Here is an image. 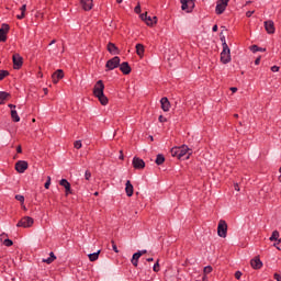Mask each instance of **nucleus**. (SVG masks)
Returning <instances> with one entry per match:
<instances>
[{
	"mask_svg": "<svg viewBox=\"0 0 281 281\" xmlns=\"http://www.w3.org/2000/svg\"><path fill=\"white\" fill-rule=\"evenodd\" d=\"M93 95L94 98H98L102 106H106V104H109V98L104 95V82H102V80L97 81V83L94 85Z\"/></svg>",
	"mask_w": 281,
	"mask_h": 281,
	"instance_id": "f257e3e1",
	"label": "nucleus"
},
{
	"mask_svg": "<svg viewBox=\"0 0 281 281\" xmlns=\"http://www.w3.org/2000/svg\"><path fill=\"white\" fill-rule=\"evenodd\" d=\"M190 155H192V153H190V147H188V145L171 148V156L177 157V159H183V157H186V159H190Z\"/></svg>",
	"mask_w": 281,
	"mask_h": 281,
	"instance_id": "f03ea898",
	"label": "nucleus"
},
{
	"mask_svg": "<svg viewBox=\"0 0 281 281\" xmlns=\"http://www.w3.org/2000/svg\"><path fill=\"white\" fill-rule=\"evenodd\" d=\"M221 63H223V65L232 63V50L229 49L228 45L224 44V48L221 53Z\"/></svg>",
	"mask_w": 281,
	"mask_h": 281,
	"instance_id": "7ed1b4c3",
	"label": "nucleus"
},
{
	"mask_svg": "<svg viewBox=\"0 0 281 281\" xmlns=\"http://www.w3.org/2000/svg\"><path fill=\"white\" fill-rule=\"evenodd\" d=\"M32 225H34V218L24 216L18 222L16 227H23L24 229H27L32 227Z\"/></svg>",
	"mask_w": 281,
	"mask_h": 281,
	"instance_id": "20e7f679",
	"label": "nucleus"
},
{
	"mask_svg": "<svg viewBox=\"0 0 281 281\" xmlns=\"http://www.w3.org/2000/svg\"><path fill=\"white\" fill-rule=\"evenodd\" d=\"M217 235L220 238H227V222L221 220L217 225Z\"/></svg>",
	"mask_w": 281,
	"mask_h": 281,
	"instance_id": "39448f33",
	"label": "nucleus"
},
{
	"mask_svg": "<svg viewBox=\"0 0 281 281\" xmlns=\"http://www.w3.org/2000/svg\"><path fill=\"white\" fill-rule=\"evenodd\" d=\"M120 67V57L115 56L106 61L105 69L106 71H113V69H117Z\"/></svg>",
	"mask_w": 281,
	"mask_h": 281,
	"instance_id": "423d86ee",
	"label": "nucleus"
},
{
	"mask_svg": "<svg viewBox=\"0 0 281 281\" xmlns=\"http://www.w3.org/2000/svg\"><path fill=\"white\" fill-rule=\"evenodd\" d=\"M139 16L149 27H153L157 23V16L151 18L148 13H142Z\"/></svg>",
	"mask_w": 281,
	"mask_h": 281,
	"instance_id": "0eeeda50",
	"label": "nucleus"
},
{
	"mask_svg": "<svg viewBox=\"0 0 281 281\" xmlns=\"http://www.w3.org/2000/svg\"><path fill=\"white\" fill-rule=\"evenodd\" d=\"M10 32V25L3 23L0 29V42L5 43L8 41V33Z\"/></svg>",
	"mask_w": 281,
	"mask_h": 281,
	"instance_id": "6e6552de",
	"label": "nucleus"
},
{
	"mask_svg": "<svg viewBox=\"0 0 281 281\" xmlns=\"http://www.w3.org/2000/svg\"><path fill=\"white\" fill-rule=\"evenodd\" d=\"M180 3H181V10H183V12L190 13L194 10V5H195L194 2H191L188 0L186 1L180 0Z\"/></svg>",
	"mask_w": 281,
	"mask_h": 281,
	"instance_id": "1a4fd4ad",
	"label": "nucleus"
},
{
	"mask_svg": "<svg viewBox=\"0 0 281 281\" xmlns=\"http://www.w3.org/2000/svg\"><path fill=\"white\" fill-rule=\"evenodd\" d=\"M29 167L30 165L25 160H19L15 164V170L16 172H19V175H23V172H25V170H27Z\"/></svg>",
	"mask_w": 281,
	"mask_h": 281,
	"instance_id": "9d476101",
	"label": "nucleus"
},
{
	"mask_svg": "<svg viewBox=\"0 0 281 281\" xmlns=\"http://www.w3.org/2000/svg\"><path fill=\"white\" fill-rule=\"evenodd\" d=\"M227 3H229V0H220L215 8L216 14H223L227 9Z\"/></svg>",
	"mask_w": 281,
	"mask_h": 281,
	"instance_id": "9b49d317",
	"label": "nucleus"
},
{
	"mask_svg": "<svg viewBox=\"0 0 281 281\" xmlns=\"http://www.w3.org/2000/svg\"><path fill=\"white\" fill-rule=\"evenodd\" d=\"M132 164L135 170H144L146 168V162L139 157H134Z\"/></svg>",
	"mask_w": 281,
	"mask_h": 281,
	"instance_id": "f8f14e48",
	"label": "nucleus"
},
{
	"mask_svg": "<svg viewBox=\"0 0 281 281\" xmlns=\"http://www.w3.org/2000/svg\"><path fill=\"white\" fill-rule=\"evenodd\" d=\"M12 60H13V69H20L21 67H23V57H21V55L14 54L12 56Z\"/></svg>",
	"mask_w": 281,
	"mask_h": 281,
	"instance_id": "ddd939ff",
	"label": "nucleus"
},
{
	"mask_svg": "<svg viewBox=\"0 0 281 281\" xmlns=\"http://www.w3.org/2000/svg\"><path fill=\"white\" fill-rule=\"evenodd\" d=\"M263 25L267 34H276V24L272 20L265 21Z\"/></svg>",
	"mask_w": 281,
	"mask_h": 281,
	"instance_id": "4468645a",
	"label": "nucleus"
},
{
	"mask_svg": "<svg viewBox=\"0 0 281 281\" xmlns=\"http://www.w3.org/2000/svg\"><path fill=\"white\" fill-rule=\"evenodd\" d=\"M64 78H65V72L63 71V69H58L52 76V80L54 85H58L59 80H63Z\"/></svg>",
	"mask_w": 281,
	"mask_h": 281,
	"instance_id": "2eb2a0df",
	"label": "nucleus"
},
{
	"mask_svg": "<svg viewBox=\"0 0 281 281\" xmlns=\"http://www.w3.org/2000/svg\"><path fill=\"white\" fill-rule=\"evenodd\" d=\"M80 5L85 12H91L93 10V0H81Z\"/></svg>",
	"mask_w": 281,
	"mask_h": 281,
	"instance_id": "dca6fc26",
	"label": "nucleus"
},
{
	"mask_svg": "<svg viewBox=\"0 0 281 281\" xmlns=\"http://www.w3.org/2000/svg\"><path fill=\"white\" fill-rule=\"evenodd\" d=\"M59 186H63V188H65L66 196H69V194H71V183H69L67 179H61L59 181Z\"/></svg>",
	"mask_w": 281,
	"mask_h": 281,
	"instance_id": "f3484780",
	"label": "nucleus"
},
{
	"mask_svg": "<svg viewBox=\"0 0 281 281\" xmlns=\"http://www.w3.org/2000/svg\"><path fill=\"white\" fill-rule=\"evenodd\" d=\"M250 266L255 270L262 269V260H260V257H255L250 260Z\"/></svg>",
	"mask_w": 281,
	"mask_h": 281,
	"instance_id": "a211bd4d",
	"label": "nucleus"
},
{
	"mask_svg": "<svg viewBox=\"0 0 281 281\" xmlns=\"http://www.w3.org/2000/svg\"><path fill=\"white\" fill-rule=\"evenodd\" d=\"M160 104H161V109L162 111H165V113H168V111H170V101L168 100V98H161L160 99Z\"/></svg>",
	"mask_w": 281,
	"mask_h": 281,
	"instance_id": "6ab92c4d",
	"label": "nucleus"
},
{
	"mask_svg": "<svg viewBox=\"0 0 281 281\" xmlns=\"http://www.w3.org/2000/svg\"><path fill=\"white\" fill-rule=\"evenodd\" d=\"M119 67L122 74H124V76H128V74H131V66L127 61L120 64Z\"/></svg>",
	"mask_w": 281,
	"mask_h": 281,
	"instance_id": "aec40b11",
	"label": "nucleus"
},
{
	"mask_svg": "<svg viewBox=\"0 0 281 281\" xmlns=\"http://www.w3.org/2000/svg\"><path fill=\"white\" fill-rule=\"evenodd\" d=\"M108 52L112 54V56L120 54V49L117 48V46H115V44L111 42L108 44Z\"/></svg>",
	"mask_w": 281,
	"mask_h": 281,
	"instance_id": "412c9836",
	"label": "nucleus"
},
{
	"mask_svg": "<svg viewBox=\"0 0 281 281\" xmlns=\"http://www.w3.org/2000/svg\"><path fill=\"white\" fill-rule=\"evenodd\" d=\"M125 192L127 196H133L134 188L133 183H131V180H127L125 183Z\"/></svg>",
	"mask_w": 281,
	"mask_h": 281,
	"instance_id": "4be33fe9",
	"label": "nucleus"
},
{
	"mask_svg": "<svg viewBox=\"0 0 281 281\" xmlns=\"http://www.w3.org/2000/svg\"><path fill=\"white\" fill-rule=\"evenodd\" d=\"M135 47H136L137 56H139V58H144V52H145L144 44H136Z\"/></svg>",
	"mask_w": 281,
	"mask_h": 281,
	"instance_id": "5701e85b",
	"label": "nucleus"
},
{
	"mask_svg": "<svg viewBox=\"0 0 281 281\" xmlns=\"http://www.w3.org/2000/svg\"><path fill=\"white\" fill-rule=\"evenodd\" d=\"M21 14L16 15V19H19V21H22V19H25V12L27 11V4H23L20 8Z\"/></svg>",
	"mask_w": 281,
	"mask_h": 281,
	"instance_id": "b1692460",
	"label": "nucleus"
},
{
	"mask_svg": "<svg viewBox=\"0 0 281 281\" xmlns=\"http://www.w3.org/2000/svg\"><path fill=\"white\" fill-rule=\"evenodd\" d=\"M56 260V255L54 252H49V257L46 259H43L42 262H46V265H52Z\"/></svg>",
	"mask_w": 281,
	"mask_h": 281,
	"instance_id": "393cba45",
	"label": "nucleus"
},
{
	"mask_svg": "<svg viewBox=\"0 0 281 281\" xmlns=\"http://www.w3.org/2000/svg\"><path fill=\"white\" fill-rule=\"evenodd\" d=\"M269 240H271V243H273V240H280V232L278 231H273L272 235L270 236Z\"/></svg>",
	"mask_w": 281,
	"mask_h": 281,
	"instance_id": "a878e982",
	"label": "nucleus"
},
{
	"mask_svg": "<svg viewBox=\"0 0 281 281\" xmlns=\"http://www.w3.org/2000/svg\"><path fill=\"white\" fill-rule=\"evenodd\" d=\"M8 98H10V93L0 91V104H3L4 100H8Z\"/></svg>",
	"mask_w": 281,
	"mask_h": 281,
	"instance_id": "bb28decb",
	"label": "nucleus"
},
{
	"mask_svg": "<svg viewBox=\"0 0 281 281\" xmlns=\"http://www.w3.org/2000/svg\"><path fill=\"white\" fill-rule=\"evenodd\" d=\"M11 117L13 122H21V117L19 116V113L16 112V110H11Z\"/></svg>",
	"mask_w": 281,
	"mask_h": 281,
	"instance_id": "cd10ccee",
	"label": "nucleus"
},
{
	"mask_svg": "<svg viewBox=\"0 0 281 281\" xmlns=\"http://www.w3.org/2000/svg\"><path fill=\"white\" fill-rule=\"evenodd\" d=\"M250 52H252V54H256V52H267V48L259 47L258 45H252L250 46Z\"/></svg>",
	"mask_w": 281,
	"mask_h": 281,
	"instance_id": "c85d7f7f",
	"label": "nucleus"
},
{
	"mask_svg": "<svg viewBox=\"0 0 281 281\" xmlns=\"http://www.w3.org/2000/svg\"><path fill=\"white\" fill-rule=\"evenodd\" d=\"M99 256H100V250H98L97 252L90 254L89 255L90 262H95V260H98Z\"/></svg>",
	"mask_w": 281,
	"mask_h": 281,
	"instance_id": "c756f323",
	"label": "nucleus"
},
{
	"mask_svg": "<svg viewBox=\"0 0 281 281\" xmlns=\"http://www.w3.org/2000/svg\"><path fill=\"white\" fill-rule=\"evenodd\" d=\"M164 161H166V157H164V155H161V154H158L156 157L157 166H161V164H164Z\"/></svg>",
	"mask_w": 281,
	"mask_h": 281,
	"instance_id": "7c9ffc66",
	"label": "nucleus"
},
{
	"mask_svg": "<svg viewBox=\"0 0 281 281\" xmlns=\"http://www.w3.org/2000/svg\"><path fill=\"white\" fill-rule=\"evenodd\" d=\"M10 76V72L8 70H0V80H3V78Z\"/></svg>",
	"mask_w": 281,
	"mask_h": 281,
	"instance_id": "2f4dec72",
	"label": "nucleus"
},
{
	"mask_svg": "<svg viewBox=\"0 0 281 281\" xmlns=\"http://www.w3.org/2000/svg\"><path fill=\"white\" fill-rule=\"evenodd\" d=\"M15 200L20 201V203L23 205L25 203V196L21 195V194H16L15 195Z\"/></svg>",
	"mask_w": 281,
	"mask_h": 281,
	"instance_id": "473e14b6",
	"label": "nucleus"
},
{
	"mask_svg": "<svg viewBox=\"0 0 281 281\" xmlns=\"http://www.w3.org/2000/svg\"><path fill=\"white\" fill-rule=\"evenodd\" d=\"M74 147L77 149V150H80V148H82V140H76L74 143Z\"/></svg>",
	"mask_w": 281,
	"mask_h": 281,
	"instance_id": "72a5a7b5",
	"label": "nucleus"
},
{
	"mask_svg": "<svg viewBox=\"0 0 281 281\" xmlns=\"http://www.w3.org/2000/svg\"><path fill=\"white\" fill-rule=\"evenodd\" d=\"M49 186H52V177H47V181L45 182V184H44V188L46 189V190H49Z\"/></svg>",
	"mask_w": 281,
	"mask_h": 281,
	"instance_id": "f704fd0d",
	"label": "nucleus"
},
{
	"mask_svg": "<svg viewBox=\"0 0 281 281\" xmlns=\"http://www.w3.org/2000/svg\"><path fill=\"white\" fill-rule=\"evenodd\" d=\"M3 245L5 247H12V245H14V243L11 239L7 238V239L3 240Z\"/></svg>",
	"mask_w": 281,
	"mask_h": 281,
	"instance_id": "c9c22d12",
	"label": "nucleus"
},
{
	"mask_svg": "<svg viewBox=\"0 0 281 281\" xmlns=\"http://www.w3.org/2000/svg\"><path fill=\"white\" fill-rule=\"evenodd\" d=\"M220 38L222 41V47L225 48V45H227V41L225 40V35H223V32L221 33Z\"/></svg>",
	"mask_w": 281,
	"mask_h": 281,
	"instance_id": "e433bc0d",
	"label": "nucleus"
},
{
	"mask_svg": "<svg viewBox=\"0 0 281 281\" xmlns=\"http://www.w3.org/2000/svg\"><path fill=\"white\" fill-rule=\"evenodd\" d=\"M85 179H86V181H89V180L91 179V171L86 170V172H85Z\"/></svg>",
	"mask_w": 281,
	"mask_h": 281,
	"instance_id": "4c0bfd02",
	"label": "nucleus"
},
{
	"mask_svg": "<svg viewBox=\"0 0 281 281\" xmlns=\"http://www.w3.org/2000/svg\"><path fill=\"white\" fill-rule=\"evenodd\" d=\"M134 12H135L136 14H140V13H142V5L137 4V5L135 7V9H134Z\"/></svg>",
	"mask_w": 281,
	"mask_h": 281,
	"instance_id": "58836bf2",
	"label": "nucleus"
},
{
	"mask_svg": "<svg viewBox=\"0 0 281 281\" xmlns=\"http://www.w3.org/2000/svg\"><path fill=\"white\" fill-rule=\"evenodd\" d=\"M204 273H205V274L212 273V267H211V266L204 267Z\"/></svg>",
	"mask_w": 281,
	"mask_h": 281,
	"instance_id": "ea45409f",
	"label": "nucleus"
},
{
	"mask_svg": "<svg viewBox=\"0 0 281 281\" xmlns=\"http://www.w3.org/2000/svg\"><path fill=\"white\" fill-rule=\"evenodd\" d=\"M139 258H142V254H139V252H135L132 257V259H134V260H139Z\"/></svg>",
	"mask_w": 281,
	"mask_h": 281,
	"instance_id": "a19ab883",
	"label": "nucleus"
},
{
	"mask_svg": "<svg viewBox=\"0 0 281 281\" xmlns=\"http://www.w3.org/2000/svg\"><path fill=\"white\" fill-rule=\"evenodd\" d=\"M280 244H281L280 239H277L276 243L273 244V247H276V249H278L279 251L281 249Z\"/></svg>",
	"mask_w": 281,
	"mask_h": 281,
	"instance_id": "79ce46f5",
	"label": "nucleus"
},
{
	"mask_svg": "<svg viewBox=\"0 0 281 281\" xmlns=\"http://www.w3.org/2000/svg\"><path fill=\"white\" fill-rule=\"evenodd\" d=\"M273 278H274V280H277V281H281V272H276L274 274H273Z\"/></svg>",
	"mask_w": 281,
	"mask_h": 281,
	"instance_id": "37998d69",
	"label": "nucleus"
},
{
	"mask_svg": "<svg viewBox=\"0 0 281 281\" xmlns=\"http://www.w3.org/2000/svg\"><path fill=\"white\" fill-rule=\"evenodd\" d=\"M235 278H236V280H240V278H243V272L236 271L235 272Z\"/></svg>",
	"mask_w": 281,
	"mask_h": 281,
	"instance_id": "c03bdc74",
	"label": "nucleus"
},
{
	"mask_svg": "<svg viewBox=\"0 0 281 281\" xmlns=\"http://www.w3.org/2000/svg\"><path fill=\"white\" fill-rule=\"evenodd\" d=\"M154 271L157 273V271H159V261H157L154 267H153Z\"/></svg>",
	"mask_w": 281,
	"mask_h": 281,
	"instance_id": "a18cd8bd",
	"label": "nucleus"
},
{
	"mask_svg": "<svg viewBox=\"0 0 281 281\" xmlns=\"http://www.w3.org/2000/svg\"><path fill=\"white\" fill-rule=\"evenodd\" d=\"M271 71H273V74H277V71H280V67H278V66H272V67H271Z\"/></svg>",
	"mask_w": 281,
	"mask_h": 281,
	"instance_id": "49530a36",
	"label": "nucleus"
},
{
	"mask_svg": "<svg viewBox=\"0 0 281 281\" xmlns=\"http://www.w3.org/2000/svg\"><path fill=\"white\" fill-rule=\"evenodd\" d=\"M159 122L164 123V122H168V119H166L164 115H160L158 117Z\"/></svg>",
	"mask_w": 281,
	"mask_h": 281,
	"instance_id": "de8ad7c7",
	"label": "nucleus"
},
{
	"mask_svg": "<svg viewBox=\"0 0 281 281\" xmlns=\"http://www.w3.org/2000/svg\"><path fill=\"white\" fill-rule=\"evenodd\" d=\"M112 249L115 254H120V250L117 249V245L113 244Z\"/></svg>",
	"mask_w": 281,
	"mask_h": 281,
	"instance_id": "09e8293b",
	"label": "nucleus"
},
{
	"mask_svg": "<svg viewBox=\"0 0 281 281\" xmlns=\"http://www.w3.org/2000/svg\"><path fill=\"white\" fill-rule=\"evenodd\" d=\"M255 12L256 11H248V12H246V16L249 19L254 15Z\"/></svg>",
	"mask_w": 281,
	"mask_h": 281,
	"instance_id": "8fccbe9b",
	"label": "nucleus"
},
{
	"mask_svg": "<svg viewBox=\"0 0 281 281\" xmlns=\"http://www.w3.org/2000/svg\"><path fill=\"white\" fill-rule=\"evenodd\" d=\"M138 262H139V260L132 258V265H134V267H137Z\"/></svg>",
	"mask_w": 281,
	"mask_h": 281,
	"instance_id": "3c124183",
	"label": "nucleus"
},
{
	"mask_svg": "<svg viewBox=\"0 0 281 281\" xmlns=\"http://www.w3.org/2000/svg\"><path fill=\"white\" fill-rule=\"evenodd\" d=\"M234 188H235L236 192H240V187H238V183H235Z\"/></svg>",
	"mask_w": 281,
	"mask_h": 281,
	"instance_id": "603ef678",
	"label": "nucleus"
},
{
	"mask_svg": "<svg viewBox=\"0 0 281 281\" xmlns=\"http://www.w3.org/2000/svg\"><path fill=\"white\" fill-rule=\"evenodd\" d=\"M231 91H232V93H236V91H238V88L232 87V88H231Z\"/></svg>",
	"mask_w": 281,
	"mask_h": 281,
	"instance_id": "864d4df0",
	"label": "nucleus"
},
{
	"mask_svg": "<svg viewBox=\"0 0 281 281\" xmlns=\"http://www.w3.org/2000/svg\"><path fill=\"white\" fill-rule=\"evenodd\" d=\"M9 109H11V111L16 110V105H14V104H9Z\"/></svg>",
	"mask_w": 281,
	"mask_h": 281,
	"instance_id": "5fc2aeb1",
	"label": "nucleus"
},
{
	"mask_svg": "<svg viewBox=\"0 0 281 281\" xmlns=\"http://www.w3.org/2000/svg\"><path fill=\"white\" fill-rule=\"evenodd\" d=\"M212 30H213V32H218V25H214L213 27H212Z\"/></svg>",
	"mask_w": 281,
	"mask_h": 281,
	"instance_id": "6e6d98bb",
	"label": "nucleus"
},
{
	"mask_svg": "<svg viewBox=\"0 0 281 281\" xmlns=\"http://www.w3.org/2000/svg\"><path fill=\"white\" fill-rule=\"evenodd\" d=\"M255 65H260V57H257V58H256Z\"/></svg>",
	"mask_w": 281,
	"mask_h": 281,
	"instance_id": "4d7b16f0",
	"label": "nucleus"
},
{
	"mask_svg": "<svg viewBox=\"0 0 281 281\" xmlns=\"http://www.w3.org/2000/svg\"><path fill=\"white\" fill-rule=\"evenodd\" d=\"M16 153H19V154L23 153V149L21 148V146H18Z\"/></svg>",
	"mask_w": 281,
	"mask_h": 281,
	"instance_id": "13d9d810",
	"label": "nucleus"
},
{
	"mask_svg": "<svg viewBox=\"0 0 281 281\" xmlns=\"http://www.w3.org/2000/svg\"><path fill=\"white\" fill-rule=\"evenodd\" d=\"M137 252L140 254V256H144V254H146L147 250H139V251H137Z\"/></svg>",
	"mask_w": 281,
	"mask_h": 281,
	"instance_id": "bf43d9fd",
	"label": "nucleus"
},
{
	"mask_svg": "<svg viewBox=\"0 0 281 281\" xmlns=\"http://www.w3.org/2000/svg\"><path fill=\"white\" fill-rule=\"evenodd\" d=\"M155 259L153 258H147V262H153Z\"/></svg>",
	"mask_w": 281,
	"mask_h": 281,
	"instance_id": "052dcab7",
	"label": "nucleus"
},
{
	"mask_svg": "<svg viewBox=\"0 0 281 281\" xmlns=\"http://www.w3.org/2000/svg\"><path fill=\"white\" fill-rule=\"evenodd\" d=\"M56 43V40H53L49 45H54Z\"/></svg>",
	"mask_w": 281,
	"mask_h": 281,
	"instance_id": "680f3d73",
	"label": "nucleus"
},
{
	"mask_svg": "<svg viewBox=\"0 0 281 281\" xmlns=\"http://www.w3.org/2000/svg\"><path fill=\"white\" fill-rule=\"evenodd\" d=\"M5 236H8V235H5V233H3V234L1 235L2 238L5 237Z\"/></svg>",
	"mask_w": 281,
	"mask_h": 281,
	"instance_id": "e2e57ef3",
	"label": "nucleus"
},
{
	"mask_svg": "<svg viewBox=\"0 0 281 281\" xmlns=\"http://www.w3.org/2000/svg\"><path fill=\"white\" fill-rule=\"evenodd\" d=\"M116 3H122V0H116Z\"/></svg>",
	"mask_w": 281,
	"mask_h": 281,
	"instance_id": "0e129e2a",
	"label": "nucleus"
},
{
	"mask_svg": "<svg viewBox=\"0 0 281 281\" xmlns=\"http://www.w3.org/2000/svg\"><path fill=\"white\" fill-rule=\"evenodd\" d=\"M120 159H124V155H121V156H120Z\"/></svg>",
	"mask_w": 281,
	"mask_h": 281,
	"instance_id": "69168bd1",
	"label": "nucleus"
},
{
	"mask_svg": "<svg viewBox=\"0 0 281 281\" xmlns=\"http://www.w3.org/2000/svg\"><path fill=\"white\" fill-rule=\"evenodd\" d=\"M98 194H99L98 192H94V196H98Z\"/></svg>",
	"mask_w": 281,
	"mask_h": 281,
	"instance_id": "338daca9",
	"label": "nucleus"
},
{
	"mask_svg": "<svg viewBox=\"0 0 281 281\" xmlns=\"http://www.w3.org/2000/svg\"><path fill=\"white\" fill-rule=\"evenodd\" d=\"M45 93H47V89H44Z\"/></svg>",
	"mask_w": 281,
	"mask_h": 281,
	"instance_id": "774afa93",
	"label": "nucleus"
}]
</instances>
